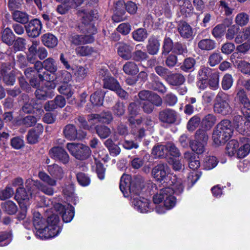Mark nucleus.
<instances>
[{"instance_id": "1", "label": "nucleus", "mask_w": 250, "mask_h": 250, "mask_svg": "<svg viewBox=\"0 0 250 250\" xmlns=\"http://www.w3.org/2000/svg\"><path fill=\"white\" fill-rule=\"evenodd\" d=\"M120 188L125 197L130 196L131 203L134 208L141 213L148 211L149 201L139 196L140 186L131 181L129 175L124 174L121 178Z\"/></svg>"}, {"instance_id": "2", "label": "nucleus", "mask_w": 250, "mask_h": 250, "mask_svg": "<svg viewBox=\"0 0 250 250\" xmlns=\"http://www.w3.org/2000/svg\"><path fill=\"white\" fill-rule=\"evenodd\" d=\"M58 216L52 214L46 220L38 212L33 214V225L36 229V235L41 239L53 238L58 235L62 229L58 226Z\"/></svg>"}, {"instance_id": "3", "label": "nucleus", "mask_w": 250, "mask_h": 250, "mask_svg": "<svg viewBox=\"0 0 250 250\" xmlns=\"http://www.w3.org/2000/svg\"><path fill=\"white\" fill-rule=\"evenodd\" d=\"M171 187L162 188L159 193L153 196V201L156 204L163 203L167 209L173 208L176 203V199L173 194H179L183 192L184 186L180 179H176L175 182H171Z\"/></svg>"}, {"instance_id": "4", "label": "nucleus", "mask_w": 250, "mask_h": 250, "mask_svg": "<svg viewBox=\"0 0 250 250\" xmlns=\"http://www.w3.org/2000/svg\"><path fill=\"white\" fill-rule=\"evenodd\" d=\"M83 23L85 25L83 35L72 34L69 37V41L72 44L75 46L81 44H90L94 42V35L96 34L97 29L90 21L92 19L91 14L83 12Z\"/></svg>"}, {"instance_id": "5", "label": "nucleus", "mask_w": 250, "mask_h": 250, "mask_svg": "<svg viewBox=\"0 0 250 250\" xmlns=\"http://www.w3.org/2000/svg\"><path fill=\"white\" fill-rule=\"evenodd\" d=\"M229 96L223 92H219L215 99V103L213 106L215 113L223 116L230 114L232 108L229 104Z\"/></svg>"}, {"instance_id": "6", "label": "nucleus", "mask_w": 250, "mask_h": 250, "mask_svg": "<svg viewBox=\"0 0 250 250\" xmlns=\"http://www.w3.org/2000/svg\"><path fill=\"white\" fill-rule=\"evenodd\" d=\"M38 177L41 180L47 185L37 181L36 182V184L38 189L46 195H53L54 192L53 187L57 185V180L43 171H40L38 173Z\"/></svg>"}, {"instance_id": "7", "label": "nucleus", "mask_w": 250, "mask_h": 250, "mask_svg": "<svg viewBox=\"0 0 250 250\" xmlns=\"http://www.w3.org/2000/svg\"><path fill=\"white\" fill-rule=\"evenodd\" d=\"M208 139V135L206 131L199 129L195 134V140L190 142L191 149L197 154L203 153L205 149V145Z\"/></svg>"}, {"instance_id": "8", "label": "nucleus", "mask_w": 250, "mask_h": 250, "mask_svg": "<svg viewBox=\"0 0 250 250\" xmlns=\"http://www.w3.org/2000/svg\"><path fill=\"white\" fill-rule=\"evenodd\" d=\"M66 147L74 157L80 160L86 159L91 153L89 147L82 144L68 143Z\"/></svg>"}, {"instance_id": "9", "label": "nucleus", "mask_w": 250, "mask_h": 250, "mask_svg": "<svg viewBox=\"0 0 250 250\" xmlns=\"http://www.w3.org/2000/svg\"><path fill=\"white\" fill-rule=\"evenodd\" d=\"M55 209L61 215L63 221L68 223L70 222L74 216V207L70 204L62 205L58 203L54 206Z\"/></svg>"}, {"instance_id": "10", "label": "nucleus", "mask_w": 250, "mask_h": 250, "mask_svg": "<svg viewBox=\"0 0 250 250\" xmlns=\"http://www.w3.org/2000/svg\"><path fill=\"white\" fill-rule=\"evenodd\" d=\"M51 158L56 161H58L63 164L68 163L70 160L69 156L66 151L61 147H54L49 152Z\"/></svg>"}, {"instance_id": "11", "label": "nucleus", "mask_w": 250, "mask_h": 250, "mask_svg": "<svg viewBox=\"0 0 250 250\" xmlns=\"http://www.w3.org/2000/svg\"><path fill=\"white\" fill-rule=\"evenodd\" d=\"M63 133L66 138L70 140H75L77 139H82L85 137L86 132H78L75 126L71 124L66 125L63 129Z\"/></svg>"}, {"instance_id": "12", "label": "nucleus", "mask_w": 250, "mask_h": 250, "mask_svg": "<svg viewBox=\"0 0 250 250\" xmlns=\"http://www.w3.org/2000/svg\"><path fill=\"white\" fill-rule=\"evenodd\" d=\"M113 116L109 111H105L100 114H93L88 116V121L92 124L98 122L109 124L113 120Z\"/></svg>"}, {"instance_id": "13", "label": "nucleus", "mask_w": 250, "mask_h": 250, "mask_svg": "<svg viewBox=\"0 0 250 250\" xmlns=\"http://www.w3.org/2000/svg\"><path fill=\"white\" fill-rule=\"evenodd\" d=\"M237 97L243 105L242 112L244 116H248L250 120V101L248 98L245 90L243 89H239L237 94Z\"/></svg>"}, {"instance_id": "14", "label": "nucleus", "mask_w": 250, "mask_h": 250, "mask_svg": "<svg viewBox=\"0 0 250 250\" xmlns=\"http://www.w3.org/2000/svg\"><path fill=\"white\" fill-rule=\"evenodd\" d=\"M239 54L234 52L231 55L230 60L235 66L240 70L242 73L250 75V63L239 60Z\"/></svg>"}, {"instance_id": "15", "label": "nucleus", "mask_w": 250, "mask_h": 250, "mask_svg": "<svg viewBox=\"0 0 250 250\" xmlns=\"http://www.w3.org/2000/svg\"><path fill=\"white\" fill-rule=\"evenodd\" d=\"M169 173V168L167 164L164 163H160L155 166L152 171L153 177L160 181L164 180Z\"/></svg>"}, {"instance_id": "16", "label": "nucleus", "mask_w": 250, "mask_h": 250, "mask_svg": "<svg viewBox=\"0 0 250 250\" xmlns=\"http://www.w3.org/2000/svg\"><path fill=\"white\" fill-rule=\"evenodd\" d=\"M42 29L41 21L37 19L31 21L26 27V31L28 35L32 38L38 37L41 34Z\"/></svg>"}, {"instance_id": "17", "label": "nucleus", "mask_w": 250, "mask_h": 250, "mask_svg": "<svg viewBox=\"0 0 250 250\" xmlns=\"http://www.w3.org/2000/svg\"><path fill=\"white\" fill-rule=\"evenodd\" d=\"M54 86H51L45 84L38 88L35 91V96L37 99L46 100L48 98H51L54 95L53 89Z\"/></svg>"}, {"instance_id": "18", "label": "nucleus", "mask_w": 250, "mask_h": 250, "mask_svg": "<svg viewBox=\"0 0 250 250\" xmlns=\"http://www.w3.org/2000/svg\"><path fill=\"white\" fill-rule=\"evenodd\" d=\"M65 104V98L61 95H58L53 100L46 102L44 105V108L46 111H50L58 107L62 108Z\"/></svg>"}, {"instance_id": "19", "label": "nucleus", "mask_w": 250, "mask_h": 250, "mask_svg": "<svg viewBox=\"0 0 250 250\" xmlns=\"http://www.w3.org/2000/svg\"><path fill=\"white\" fill-rule=\"evenodd\" d=\"M99 73L100 75H102L104 77V88L114 91L119 87V83L115 79L106 76L108 73L107 69L101 70Z\"/></svg>"}, {"instance_id": "20", "label": "nucleus", "mask_w": 250, "mask_h": 250, "mask_svg": "<svg viewBox=\"0 0 250 250\" xmlns=\"http://www.w3.org/2000/svg\"><path fill=\"white\" fill-rule=\"evenodd\" d=\"M220 132L224 134L226 138H230L233 134V129L231 122L228 120H223L221 121L215 127Z\"/></svg>"}, {"instance_id": "21", "label": "nucleus", "mask_w": 250, "mask_h": 250, "mask_svg": "<svg viewBox=\"0 0 250 250\" xmlns=\"http://www.w3.org/2000/svg\"><path fill=\"white\" fill-rule=\"evenodd\" d=\"M176 118V112L170 109H165L159 113V119L163 123L173 124L175 122Z\"/></svg>"}, {"instance_id": "22", "label": "nucleus", "mask_w": 250, "mask_h": 250, "mask_svg": "<svg viewBox=\"0 0 250 250\" xmlns=\"http://www.w3.org/2000/svg\"><path fill=\"white\" fill-rule=\"evenodd\" d=\"M43 130V128L41 124H38L35 128L30 130L27 137L28 143L31 144L37 143Z\"/></svg>"}, {"instance_id": "23", "label": "nucleus", "mask_w": 250, "mask_h": 250, "mask_svg": "<svg viewBox=\"0 0 250 250\" xmlns=\"http://www.w3.org/2000/svg\"><path fill=\"white\" fill-rule=\"evenodd\" d=\"M236 115L234 117L233 120V126L236 130L240 133L242 134L245 131V127L248 123V116Z\"/></svg>"}, {"instance_id": "24", "label": "nucleus", "mask_w": 250, "mask_h": 250, "mask_svg": "<svg viewBox=\"0 0 250 250\" xmlns=\"http://www.w3.org/2000/svg\"><path fill=\"white\" fill-rule=\"evenodd\" d=\"M132 46L124 43H120L118 54L123 59L128 60L132 57Z\"/></svg>"}, {"instance_id": "25", "label": "nucleus", "mask_w": 250, "mask_h": 250, "mask_svg": "<svg viewBox=\"0 0 250 250\" xmlns=\"http://www.w3.org/2000/svg\"><path fill=\"white\" fill-rule=\"evenodd\" d=\"M42 44L48 48H53L56 46L58 43V39L52 34L45 33L41 37Z\"/></svg>"}, {"instance_id": "26", "label": "nucleus", "mask_w": 250, "mask_h": 250, "mask_svg": "<svg viewBox=\"0 0 250 250\" xmlns=\"http://www.w3.org/2000/svg\"><path fill=\"white\" fill-rule=\"evenodd\" d=\"M160 46V43L158 39L154 36H151L148 40L147 51L150 55H155L158 52Z\"/></svg>"}, {"instance_id": "27", "label": "nucleus", "mask_w": 250, "mask_h": 250, "mask_svg": "<svg viewBox=\"0 0 250 250\" xmlns=\"http://www.w3.org/2000/svg\"><path fill=\"white\" fill-rule=\"evenodd\" d=\"M184 157L185 159L188 161V166L190 169L194 170L199 167L200 163L199 158H196L194 153L187 151L184 153Z\"/></svg>"}, {"instance_id": "28", "label": "nucleus", "mask_w": 250, "mask_h": 250, "mask_svg": "<svg viewBox=\"0 0 250 250\" xmlns=\"http://www.w3.org/2000/svg\"><path fill=\"white\" fill-rule=\"evenodd\" d=\"M47 170L50 175L55 179L62 178L64 172L62 168L58 165L54 164L47 166Z\"/></svg>"}, {"instance_id": "29", "label": "nucleus", "mask_w": 250, "mask_h": 250, "mask_svg": "<svg viewBox=\"0 0 250 250\" xmlns=\"http://www.w3.org/2000/svg\"><path fill=\"white\" fill-rule=\"evenodd\" d=\"M178 30L181 37L188 39L192 37L193 31L191 26L187 22H180L178 24Z\"/></svg>"}, {"instance_id": "30", "label": "nucleus", "mask_w": 250, "mask_h": 250, "mask_svg": "<svg viewBox=\"0 0 250 250\" xmlns=\"http://www.w3.org/2000/svg\"><path fill=\"white\" fill-rule=\"evenodd\" d=\"M76 54L80 57H88L96 53V50L88 45H82L78 46L75 49Z\"/></svg>"}, {"instance_id": "31", "label": "nucleus", "mask_w": 250, "mask_h": 250, "mask_svg": "<svg viewBox=\"0 0 250 250\" xmlns=\"http://www.w3.org/2000/svg\"><path fill=\"white\" fill-rule=\"evenodd\" d=\"M181 13L186 16H190L193 11V7L189 0H183L179 4Z\"/></svg>"}, {"instance_id": "32", "label": "nucleus", "mask_w": 250, "mask_h": 250, "mask_svg": "<svg viewBox=\"0 0 250 250\" xmlns=\"http://www.w3.org/2000/svg\"><path fill=\"white\" fill-rule=\"evenodd\" d=\"M167 81L171 85H180L185 82L184 76L180 73L170 74L167 79Z\"/></svg>"}, {"instance_id": "33", "label": "nucleus", "mask_w": 250, "mask_h": 250, "mask_svg": "<svg viewBox=\"0 0 250 250\" xmlns=\"http://www.w3.org/2000/svg\"><path fill=\"white\" fill-rule=\"evenodd\" d=\"M216 44L215 41L206 39L200 41L198 43V46L202 50L210 51L215 48Z\"/></svg>"}, {"instance_id": "34", "label": "nucleus", "mask_w": 250, "mask_h": 250, "mask_svg": "<svg viewBox=\"0 0 250 250\" xmlns=\"http://www.w3.org/2000/svg\"><path fill=\"white\" fill-rule=\"evenodd\" d=\"M39 42L34 41L32 42V45L29 48L27 54V60L30 63H33L36 60L37 55V46L39 45Z\"/></svg>"}, {"instance_id": "35", "label": "nucleus", "mask_w": 250, "mask_h": 250, "mask_svg": "<svg viewBox=\"0 0 250 250\" xmlns=\"http://www.w3.org/2000/svg\"><path fill=\"white\" fill-rule=\"evenodd\" d=\"M15 37V35L8 27L4 29L1 32L2 41L8 45H11L13 43Z\"/></svg>"}, {"instance_id": "36", "label": "nucleus", "mask_w": 250, "mask_h": 250, "mask_svg": "<svg viewBox=\"0 0 250 250\" xmlns=\"http://www.w3.org/2000/svg\"><path fill=\"white\" fill-rule=\"evenodd\" d=\"M124 72L128 75H135L139 70L137 65L133 62H127L124 65Z\"/></svg>"}, {"instance_id": "37", "label": "nucleus", "mask_w": 250, "mask_h": 250, "mask_svg": "<svg viewBox=\"0 0 250 250\" xmlns=\"http://www.w3.org/2000/svg\"><path fill=\"white\" fill-rule=\"evenodd\" d=\"M104 95V92L102 90H98L90 96V102L94 105H101L103 103Z\"/></svg>"}, {"instance_id": "38", "label": "nucleus", "mask_w": 250, "mask_h": 250, "mask_svg": "<svg viewBox=\"0 0 250 250\" xmlns=\"http://www.w3.org/2000/svg\"><path fill=\"white\" fill-rule=\"evenodd\" d=\"M234 21L236 26H245L249 22L250 16L247 13L242 12L236 16Z\"/></svg>"}, {"instance_id": "39", "label": "nucleus", "mask_w": 250, "mask_h": 250, "mask_svg": "<svg viewBox=\"0 0 250 250\" xmlns=\"http://www.w3.org/2000/svg\"><path fill=\"white\" fill-rule=\"evenodd\" d=\"M230 138H226L223 134L220 132L218 129L215 128L212 134L213 143L217 146L224 144Z\"/></svg>"}, {"instance_id": "40", "label": "nucleus", "mask_w": 250, "mask_h": 250, "mask_svg": "<svg viewBox=\"0 0 250 250\" xmlns=\"http://www.w3.org/2000/svg\"><path fill=\"white\" fill-rule=\"evenodd\" d=\"M44 69L54 74L58 69L56 61L52 58H48L43 61Z\"/></svg>"}, {"instance_id": "41", "label": "nucleus", "mask_w": 250, "mask_h": 250, "mask_svg": "<svg viewBox=\"0 0 250 250\" xmlns=\"http://www.w3.org/2000/svg\"><path fill=\"white\" fill-rule=\"evenodd\" d=\"M92 168L93 170L95 171L99 179L101 180L104 179L105 169L98 158H95L94 164L92 166Z\"/></svg>"}, {"instance_id": "42", "label": "nucleus", "mask_w": 250, "mask_h": 250, "mask_svg": "<svg viewBox=\"0 0 250 250\" xmlns=\"http://www.w3.org/2000/svg\"><path fill=\"white\" fill-rule=\"evenodd\" d=\"M133 39L137 42H144L147 37L146 30L144 28H138L132 33Z\"/></svg>"}, {"instance_id": "43", "label": "nucleus", "mask_w": 250, "mask_h": 250, "mask_svg": "<svg viewBox=\"0 0 250 250\" xmlns=\"http://www.w3.org/2000/svg\"><path fill=\"white\" fill-rule=\"evenodd\" d=\"M31 196L32 193L29 190L27 192L23 187H19L16 190L15 198L17 200H28Z\"/></svg>"}, {"instance_id": "44", "label": "nucleus", "mask_w": 250, "mask_h": 250, "mask_svg": "<svg viewBox=\"0 0 250 250\" xmlns=\"http://www.w3.org/2000/svg\"><path fill=\"white\" fill-rule=\"evenodd\" d=\"M239 146L238 142L236 140H231L229 141L226 146V153L229 156H233L237 151Z\"/></svg>"}, {"instance_id": "45", "label": "nucleus", "mask_w": 250, "mask_h": 250, "mask_svg": "<svg viewBox=\"0 0 250 250\" xmlns=\"http://www.w3.org/2000/svg\"><path fill=\"white\" fill-rule=\"evenodd\" d=\"M95 130L101 139L107 138L111 133L110 129L104 125H97L95 126Z\"/></svg>"}, {"instance_id": "46", "label": "nucleus", "mask_w": 250, "mask_h": 250, "mask_svg": "<svg viewBox=\"0 0 250 250\" xmlns=\"http://www.w3.org/2000/svg\"><path fill=\"white\" fill-rule=\"evenodd\" d=\"M13 18L17 22L22 24L27 23L29 21V16L26 13L18 10L13 13Z\"/></svg>"}, {"instance_id": "47", "label": "nucleus", "mask_w": 250, "mask_h": 250, "mask_svg": "<svg viewBox=\"0 0 250 250\" xmlns=\"http://www.w3.org/2000/svg\"><path fill=\"white\" fill-rule=\"evenodd\" d=\"M1 206L2 208L9 214H15L18 209L16 204L10 200L2 203Z\"/></svg>"}, {"instance_id": "48", "label": "nucleus", "mask_w": 250, "mask_h": 250, "mask_svg": "<svg viewBox=\"0 0 250 250\" xmlns=\"http://www.w3.org/2000/svg\"><path fill=\"white\" fill-rule=\"evenodd\" d=\"M216 117L212 114H208L205 116L202 120V125L207 129H209L216 122Z\"/></svg>"}, {"instance_id": "49", "label": "nucleus", "mask_w": 250, "mask_h": 250, "mask_svg": "<svg viewBox=\"0 0 250 250\" xmlns=\"http://www.w3.org/2000/svg\"><path fill=\"white\" fill-rule=\"evenodd\" d=\"M141 46V44H138L136 46V49L138 50L134 52L132 56L133 59L137 62L143 61L146 60L148 58V55L146 52L139 49Z\"/></svg>"}, {"instance_id": "50", "label": "nucleus", "mask_w": 250, "mask_h": 250, "mask_svg": "<svg viewBox=\"0 0 250 250\" xmlns=\"http://www.w3.org/2000/svg\"><path fill=\"white\" fill-rule=\"evenodd\" d=\"M152 154L156 158L163 157L166 156L167 153L166 145H159L153 147Z\"/></svg>"}, {"instance_id": "51", "label": "nucleus", "mask_w": 250, "mask_h": 250, "mask_svg": "<svg viewBox=\"0 0 250 250\" xmlns=\"http://www.w3.org/2000/svg\"><path fill=\"white\" fill-rule=\"evenodd\" d=\"M56 79L62 83H69L72 79V76L68 71L61 70L57 73Z\"/></svg>"}, {"instance_id": "52", "label": "nucleus", "mask_w": 250, "mask_h": 250, "mask_svg": "<svg viewBox=\"0 0 250 250\" xmlns=\"http://www.w3.org/2000/svg\"><path fill=\"white\" fill-rule=\"evenodd\" d=\"M217 159L214 156L207 157L204 162V168L207 170H210L215 167L217 165Z\"/></svg>"}, {"instance_id": "53", "label": "nucleus", "mask_w": 250, "mask_h": 250, "mask_svg": "<svg viewBox=\"0 0 250 250\" xmlns=\"http://www.w3.org/2000/svg\"><path fill=\"white\" fill-rule=\"evenodd\" d=\"M14 194V189L9 186L0 190V200H5L13 196Z\"/></svg>"}, {"instance_id": "54", "label": "nucleus", "mask_w": 250, "mask_h": 250, "mask_svg": "<svg viewBox=\"0 0 250 250\" xmlns=\"http://www.w3.org/2000/svg\"><path fill=\"white\" fill-rule=\"evenodd\" d=\"M58 90L61 94L66 96L67 98L71 97L73 94L71 90V85L68 84V83H62L58 88Z\"/></svg>"}, {"instance_id": "55", "label": "nucleus", "mask_w": 250, "mask_h": 250, "mask_svg": "<svg viewBox=\"0 0 250 250\" xmlns=\"http://www.w3.org/2000/svg\"><path fill=\"white\" fill-rule=\"evenodd\" d=\"M173 42L171 39L168 37L165 38L163 42L162 55H167L168 54L172 49L173 50Z\"/></svg>"}, {"instance_id": "56", "label": "nucleus", "mask_w": 250, "mask_h": 250, "mask_svg": "<svg viewBox=\"0 0 250 250\" xmlns=\"http://www.w3.org/2000/svg\"><path fill=\"white\" fill-rule=\"evenodd\" d=\"M34 104V101L31 100L30 102H28L24 104L22 106V111L25 113H30L34 111V109H40V111L43 112L42 110H41V106L37 105L35 106L33 105Z\"/></svg>"}, {"instance_id": "57", "label": "nucleus", "mask_w": 250, "mask_h": 250, "mask_svg": "<svg viewBox=\"0 0 250 250\" xmlns=\"http://www.w3.org/2000/svg\"><path fill=\"white\" fill-rule=\"evenodd\" d=\"M233 78L230 74H226L224 75L222 81V88L227 90L229 89L232 85Z\"/></svg>"}, {"instance_id": "58", "label": "nucleus", "mask_w": 250, "mask_h": 250, "mask_svg": "<svg viewBox=\"0 0 250 250\" xmlns=\"http://www.w3.org/2000/svg\"><path fill=\"white\" fill-rule=\"evenodd\" d=\"M200 118L198 116H194L188 122L187 128L190 131H194L199 125Z\"/></svg>"}, {"instance_id": "59", "label": "nucleus", "mask_w": 250, "mask_h": 250, "mask_svg": "<svg viewBox=\"0 0 250 250\" xmlns=\"http://www.w3.org/2000/svg\"><path fill=\"white\" fill-rule=\"evenodd\" d=\"M226 30V26L224 24L217 25L212 30V34L215 38L222 37Z\"/></svg>"}, {"instance_id": "60", "label": "nucleus", "mask_w": 250, "mask_h": 250, "mask_svg": "<svg viewBox=\"0 0 250 250\" xmlns=\"http://www.w3.org/2000/svg\"><path fill=\"white\" fill-rule=\"evenodd\" d=\"M222 57L219 53L214 52L208 57V63L211 66H214L220 63Z\"/></svg>"}, {"instance_id": "61", "label": "nucleus", "mask_w": 250, "mask_h": 250, "mask_svg": "<svg viewBox=\"0 0 250 250\" xmlns=\"http://www.w3.org/2000/svg\"><path fill=\"white\" fill-rule=\"evenodd\" d=\"M250 152V145L245 144L241 146H239L237 151V156L239 158H242L246 156Z\"/></svg>"}, {"instance_id": "62", "label": "nucleus", "mask_w": 250, "mask_h": 250, "mask_svg": "<svg viewBox=\"0 0 250 250\" xmlns=\"http://www.w3.org/2000/svg\"><path fill=\"white\" fill-rule=\"evenodd\" d=\"M167 153L173 157H179L181 153L178 148L172 143H168L166 144Z\"/></svg>"}, {"instance_id": "63", "label": "nucleus", "mask_w": 250, "mask_h": 250, "mask_svg": "<svg viewBox=\"0 0 250 250\" xmlns=\"http://www.w3.org/2000/svg\"><path fill=\"white\" fill-rule=\"evenodd\" d=\"M40 117L28 115L23 118L21 120L22 124L26 127L33 126L39 120Z\"/></svg>"}, {"instance_id": "64", "label": "nucleus", "mask_w": 250, "mask_h": 250, "mask_svg": "<svg viewBox=\"0 0 250 250\" xmlns=\"http://www.w3.org/2000/svg\"><path fill=\"white\" fill-rule=\"evenodd\" d=\"M125 106L123 103L118 102L112 107V111L115 115L121 116L125 112Z\"/></svg>"}]
</instances>
